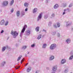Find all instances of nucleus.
<instances>
[{
  "mask_svg": "<svg viewBox=\"0 0 73 73\" xmlns=\"http://www.w3.org/2000/svg\"><path fill=\"white\" fill-rule=\"evenodd\" d=\"M59 7V5L58 4H55L54 6V9H57V8H58Z\"/></svg>",
  "mask_w": 73,
  "mask_h": 73,
  "instance_id": "12",
  "label": "nucleus"
},
{
  "mask_svg": "<svg viewBox=\"0 0 73 73\" xmlns=\"http://www.w3.org/2000/svg\"><path fill=\"white\" fill-rule=\"evenodd\" d=\"M73 55H72L70 56V58H69V60H72V59H73Z\"/></svg>",
  "mask_w": 73,
  "mask_h": 73,
  "instance_id": "25",
  "label": "nucleus"
},
{
  "mask_svg": "<svg viewBox=\"0 0 73 73\" xmlns=\"http://www.w3.org/2000/svg\"><path fill=\"white\" fill-rule=\"evenodd\" d=\"M70 38H68L66 40V44H70Z\"/></svg>",
  "mask_w": 73,
  "mask_h": 73,
  "instance_id": "7",
  "label": "nucleus"
},
{
  "mask_svg": "<svg viewBox=\"0 0 73 73\" xmlns=\"http://www.w3.org/2000/svg\"><path fill=\"white\" fill-rule=\"evenodd\" d=\"M52 24V22L50 21L49 22L48 25L49 27H50L51 26V25Z\"/></svg>",
  "mask_w": 73,
  "mask_h": 73,
  "instance_id": "29",
  "label": "nucleus"
},
{
  "mask_svg": "<svg viewBox=\"0 0 73 73\" xmlns=\"http://www.w3.org/2000/svg\"><path fill=\"white\" fill-rule=\"evenodd\" d=\"M51 34L53 35V36H54L56 34V32L54 31L52 32Z\"/></svg>",
  "mask_w": 73,
  "mask_h": 73,
  "instance_id": "20",
  "label": "nucleus"
},
{
  "mask_svg": "<svg viewBox=\"0 0 73 73\" xmlns=\"http://www.w3.org/2000/svg\"><path fill=\"white\" fill-rule=\"evenodd\" d=\"M37 73V71L36 72V73Z\"/></svg>",
  "mask_w": 73,
  "mask_h": 73,
  "instance_id": "59",
  "label": "nucleus"
},
{
  "mask_svg": "<svg viewBox=\"0 0 73 73\" xmlns=\"http://www.w3.org/2000/svg\"><path fill=\"white\" fill-rule=\"evenodd\" d=\"M24 60H25L24 58H23V59L22 60H21V61H22V62H23V61H24Z\"/></svg>",
  "mask_w": 73,
  "mask_h": 73,
  "instance_id": "50",
  "label": "nucleus"
},
{
  "mask_svg": "<svg viewBox=\"0 0 73 73\" xmlns=\"http://www.w3.org/2000/svg\"><path fill=\"white\" fill-rule=\"evenodd\" d=\"M35 46V44H32L31 46V47H32V48H34Z\"/></svg>",
  "mask_w": 73,
  "mask_h": 73,
  "instance_id": "30",
  "label": "nucleus"
},
{
  "mask_svg": "<svg viewBox=\"0 0 73 73\" xmlns=\"http://www.w3.org/2000/svg\"><path fill=\"white\" fill-rule=\"evenodd\" d=\"M16 15L17 17H19L20 16V11H17Z\"/></svg>",
  "mask_w": 73,
  "mask_h": 73,
  "instance_id": "11",
  "label": "nucleus"
},
{
  "mask_svg": "<svg viewBox=\"0 0 73 73\" xmlns=\"http://www.w3.org/2000/svg\"><path fill=\"white\" fill-rule=\"evenodd\" d=\"M13 11H14V10H13V8H12L11 9V13H13Z\"/></svg>",
  "mask_w": 73,
  "mask_h": 73,
  "instance_id": "40",
  "label": "nucleus"
},
{
  "mask_svg": "<svg viewBox=\"0 0 73 73\" xmlns=\"http://www.w3.org/2000/svg\"><path fill=\"white\" fill-rule=\"evenodd\" d=\"M43 31H44V32H45V33H46V30H45V29H43Z\"/></svg>",
  "mask_w": 73,
  "mask_h": 73,
  "instance_id": "43",
  "label": "nucleus"
},
{
  "mask_svg": "<svg viewBox=\"0 0 73 73\" xmlns=\"http://www.w3.org/2000/svg\"><path fill=\"white\" fill-rule=\"evenodd\" d=\"M6 62H2L1 64V66H4V64H5Z\"/></svg>",
  "mask_w": 73,
  "mask_h": 73,
  "instance_id": "21",
  "label": "nucleus"
},
{
  "mask_svg": "<svg viewBox=\"0 0 73 73\" xmlns=\"http://www.w3.org/2000/svg\"><path fill=\"white\" fill-rule=\"evenodd\" d=\"M25 11L26 12H27V11H28V9L27 8H26L25 10Z\"/></svg>",
  "mask_w": 73,
  "mask_h": 73,
  "instance_id": "45",
  "label": "nucleus"
},
{
  "mask_svg": "<svg viewBox=\"0 0 73 73\" xmlns=\"http://www.w3.org/2000/svg\"><path fill=\"white\" fill-rule=\"evenodd\" d=\"M47 3H48V2L47 1Z\"/></svg>",
  "mask_w": 73,
  "mask_h": 73,
  "instance_id": "60",
  "label": "nucleus"
},
{
  "mask_svg": "<svg viewBox=\"0 0 73 73\" xmlns=\"http://www.w3.org/2000/svg\"><path fill=\"white\" fill-rule=\"evenodd\" d=\"M53 26L54 27V28H57V25L56 24H54L53 25Z\"/></svg>",
  "mask_w": 73,
  "mask_h": 73,
  "instance_id": "31",
  "label": "nucleus"
},
{
  "mask_svg": "<svg viewBox=\"0 0 73 73\" xmlns=\"http://www.w3.org/2000/svg\"><path fill=\"white\" fill-rule=\"evenodd\" d=\"M67 11V9H66L64 10V12H65V11Z\"/></svg>",
  "mask_w": 73,
  "mask_h": 73,
  "instance_id": "46",
  "label": "nucleus"
},
{
  "mask_svg": "<svg viewBox=\"0 0 73 73\" xmlns=\"http://www.w3.org/2000/svg\"><path fill=\"white\" fill-rule=\"evenodd\" d=\"M42 13H40L39 15L37 17V21H39L42 18Z\"/></svg>",
  "mask_w": 73,
  "mask_h": 73,
  "instance_id": "4",
  "label": "nucleus"
},
{
  "mask_svg": "<svg viewBox=\"0 0 73 73\" xmlns=\"http://www.w3.org/2000/svg\"><path fill=\"white\" fill-rule=\"evenodd\" d=\"M72 5H73V4L72 3H71L69 5V7H72Z\"/></svg>",
  "mask_w": 73,
  "mask_h": 73,
  "instance_id": "38",
  "label": "nucleus"
},
{
  "mask_svg": "<svg viewBox=\"0 0 73 73\" xmlns=\"http://www.w3.org/2000/svg\"><path fill=\"white\" fill-rule=\"evenodd\" d=\"M20 66H18L15 69H18L19 68H20Z\"/></svg>",
  "mask_w": 73,
  "mask_h": 73,
  "instance_id": "42",
  "label": "nucleus"
},
{
  "mask_svg": "<svg viewBox=\"0 0 73 73\" xmlns=\"http://www.w3.org/2000/svg\"><path fill=\"white\" fill-rule=\"evenodd\" d=\"M71 24L69 23V21H68L66 22V27H68L69 25H70Z\"/></svg>",
  "mask_w": 73,
  "mask_h": 73,
  "instance_id": "15",
  "label": "nucleus"
},
{
  "mask_svg": "<svg viewBox=\"0 0 73 73\" xmlns=\"http://www.w3.org/2000/svg\"><path fill=\"white\" fill-rule=\"evenodd\" d=\"M33 64H35V62H33Z\"/></svg>",
  "mask_w": 73,
  "mask_h": 73,
  "instance_id": "58",
  "label": "nucleus"
},
{
  "mask_svg": "<svg viewBox=\"0 0 73 73\" xmlns=\"http://www.w3.org/2000/svg\"><path fill=\"white\" fill-rule=\"evenodd\" d=\"M4 23H5V21H4V20H1L0 22L1 25H3L4 24Z\"/></svg>",
  "mask_w": 73,
  "mask_h": 73,
  "instance_id": "9",
  "label": "nucleus"
},
{
  "mask_svg": "<svg viewBox=\"0 0 73 73\" xmlns=\"http://www.w3.org/2000/svg\"><path fill=\"white\" fill-rule=\"evenodd\" d=\"M57 27H60V25L59 23H57Z\"/></svg>",
  "mask_w": 73,
  "mask_h": 73,
  "instance_id": "34",
  "label": "nucleus"
},
{
  "mask_svg": "<svg viewBox=\"0 0 73 73\" xmlns=\"http://www.w3.org/2000/svg\"><path fill=\"white\" fill-rule=\"evenodd\" d=\"M24 5L25 7H28V5H29V4L27 3H25L24 4Z\"/></svg>",
  "mask_w": 73,
  "mask_h": 73,
  "instance_id": "17",
  "label": "nucleus"
},
{
  "mask_svg": "<svg viewBox=\"0 0 73 73\" xmlns=\"http://www.w3.org/2000/svg\"><path fill=\"white\" fill-rule=\"evenodd\" d=\"M4 32V31L3 30H2L1 31V32H0V33L2 34Z\"/></svg>",
  "mask_w": 73,
  "mask_h": 73,
  "instance_id": "39",
  "label": "nucleus"
},
{
  "mask_svg": "<svg viewBox=\"0 0 73 73\" xmlns=\"http://www.w3.org/2000/svg\"><path fill=\"white\" fill-rule=\"evenodd\" d=\"M41 35H39L38 36L39 37H40V38H41Z\"/></svg>",
  "mask_w": 73,
  "mask_h": 73,
  "instance_id": "44",
  "label": "nucleus"
},
{
  "mask_svg": "<svg viewBox=\"0 0 73 73\" xmlns=\"http://www.w3.org/2000/svg\"><path fill=\"white\" fill-rule=\"evenodd\" d=\"M70 54V55H72H72H73V51H71Z\"/></svg>",
  "mask_w": 73,
  "mask_h": 73,
  "instance_id": "37",
  "label": "nucleus"
},
{
  "mask_svg": "<svg viewBox=\"0 0 73 73\" xmlns=\"http://www.w3.org/2000/svg\"><path fill=\"white\" fill-rule=\"evenodd\" d=\"M27 26L26 25H25L24 26L23 28L21 30V33L20 35V36H21V37H22V36H23V33H24L25 31V28H27Z\"/></svg>",
  "mask_w": 73,
  "mask_h": 73,
  "instance_id": "2",
  "label": "nucleus"
},
{
  "mask_svg": "<svg viewBox=\"0 0 73 73\" xmlns=\"http://www.w3.org/2000/svg\"><path fill=\"white\" fill-rule=\"evenodd\" d=\"M0 12H2V10H0Z\"/></svg>",
  "mask_w": 73,
  "mask_h": 73,
  "instance_id": "54",
  "label": "nucleus"
},
{
  "mask_svg": "<svg viewBox=\"0 0 73 73\" xmlns=\"http://www.w3.org/2000/svg\"><path fill=\"white\" fill-rule=\"evenodd\" d=\"M65 12L64 11L63 12L62 15H65Z\"/></svg>",
  "mask_w": 73,
  "mask_h": 73,
  "instance_id": "47",
  "label": "nucleus"
},
{
  "mask_svg": "<svg viewBox=\"0 0 73 73\" xmlns=\"http://www.w3.org/2000/svg\"><path fill=\"white\" fill-rule=\"evenodd\" d=\"M48 17V15H44V19H47Z\"/></svg>",
  "mask_w": 73,
  "mask_h": 73,
  "instance_id": "26",
  "label": "nucleus"
},
{
  "mask_svg": "<svg viewBox=\"0 0 73 73\" xmlns=\"http://www.w3.org/2000/svg\"><path fill=\"white\" fill-rule=\"evenodd\" d=\"M46 69H47V70H49V67H47L46 68Z\"/></svg>",
  "mask_w": 73,
  "mask_h": 73,
  "instance_id": "49",
  "label": "nucleus"
},
{
  "mask_svg": "<svg viewBox=\"0 0 73 73\" xmlns=\"http://www.w3.org/2000/svg\"><path fill=\"white\" fill-rule=\"evenodd\" d=\"M22 61H21V64H22Z\"/></svg>",
  "mask_w": 73,
  "mask_h": 73,
  "instance_id": "55",
  "label": "nucleus"
},
{
  "mask_svg": "<svg viewBox=\"0 0 73 73\" xmlns=\"http://www.w3.org/2000/svg\"><path fill=\"white\" fill-rule=\"evenodd\" d=\"M68 72V69H66V70H65L64 73H67V72Z\"/></svg>",
  "mask_w": 73,
  "mask_h": 73,
  "instance_id": "32",
  "label": "nucleus"
},
{
  "mask_svg": "<svg viewBox=\"0 0 73 73\" xmlns=\"http://www.w3.org/2000/svg\"><path fill=\"white\" fill-rule=\"evenodd\" d=\"M25 56H26V57H27V54H26Z\"/></svg>",
  "mask_w": 73,
  "mask_h": 73,
  "instance_id": "53",
  "label": "nucleus"
},
{
  "mask_svg": "<svg viewBox=\"0 0 73 73\" xmlns=\"http://www.w3.org/2000/svg\"><path fill=\"white\" fill-rule=\"evenodd\" d=\"M40 38H41L40 37L38 36V40H39V39H40Z\"/></svg>",
  "mask_w": 73,
  "mask_h": 73,
  "instance_id": "48",
  "label": "nucleus"
},
{
  "mask_svg": "<svg viewBox=\"0 0 73 73\" xmlns=\"http://www.w3.org/2000/svg\"><path fill=\"white\" fill-rule=\"evenodd\" d=\"M39 27H37L35 29V31L36 32H38L39 31Z\"/></svg>",
  "mask_w": 73,
  "mask_h": 73,
  "instance_id": "18",
  "label": "nucleus"
},
{
  "mask_svg": "<svg viewBox=\"0 0 73 73\" xmlns=\"http://www.w3.org/2000/svg\"><path fill=\"white\" fill-rule=\"evenodd\" d=\"M46 46V44L45 43L42 46V48L43 49H45Z\"/></svg>",
  "mask_w": 73,
  "mask_h": 73,
  "instance_id": "16",
  "label": "nucleus"
},
{
  "mask_svg": "<svg viewBox=\"0 0 73 73\" xmlns=\"http://www.w3.org/2000/svg\"><path fill=\"white\" fill-rule=\"evenodd\" d=\"M29 52L28 53H27L28 54H29Z\"/></svg>",
  "mask_w": 73,
  "mask_h": 73,
  "instance_id": "57",
  "label": "nucleus"
},
{
  "mask_svg": "<svg viewBox=\"0 0 73 73\" xmlns=\"http://www.w3.org/2000/svg\"><path fill=\"white\" fill-rule=\"evenodd\" d=\"M56 46H57L56 44H52L50 46V49L51 50H53L56 48Z\"/></svg>",
  "mask_w": 73,
  "mask_h": 73,
  "instance_id": "3",
  "label": "nucleus"
},
{
  "mask_svg": "<svg viewBox=\"0 0 73 73\" xmlns=\"http://www.w3.org/2000/svg\"><path fill=\"white\" fill-rule=\"evenodd\" d=\"M21 57H22V56L20 55L18 57V58L17 59V61H19L20 59H21Z\"/></svg>",
  "mask_w": 73,
  "mask_h": 73,
  "instance_id": "24",
  "label": "nucleus"
},
{
  "mask_svg": "<svg viewBox=\"0 0 73 73\" xmlns=\"http://www.w3.org/2000/svg\"><path fill=\"white\" fill-rule=\"evenodd\" d=\"M66 61H65V59H62L61 60V64H65V63Z\"/></svg>",
  "mask_w": 73,
  "mask_h": 73,
  "instance_id": "13",
  "label": "nucleus"
},
{
  "mask_svg": "<svg viewBox=\"0 0 73 73\" xmlns=\"http://www.w3.org/2000/svg\"><path fill=\"white\" fill-rule=\"evenodd\" d=\"M27 48V46H23L21 48L22 49H25L26 48Z\"/></svg>",
  "mask_w": 73,
  "mask_h": 73,
  "instance_id": "22",
  "label": "nucleus"
},
{
  "mask_svg": "<svg viewBox=\"0 0 73 73\" xmlns=\"http://www.w3.org/2000/svg\"><path fill=\"white\" fill-rule=\"evenodd\" d=\"M28 64V63H27L25 65V66H27Z\"/></svg>",
  "mask_w": 73,
  "mask_h": 73,
  "instance_id": "52",
  "label": "nucleus"
},
{
  "mask_svg": "<svg viewBox=\"0 0 73 73\" xmlns=\"http://www.w3.org/2000/svg\"><path fill=\"white\" fill-rule=\"evenodd\" d=\"M71 11V10H70V9H69V8H67V11L68 12H70Z\"/></svg>",
  "mask_w": 73,
  "mask_h": 73,
  "instance_id": "41",
  "label": "nucleus"
},
{
  "mask_svg": "<svg viewBox=\"0 0 73 73\" xmlns=\"http://www.w3.org/2000/svg\"><path fill=\"white\" fill-rule=\"evenodd\" d=\"M8 1H3V6L5 7L8 5Z\"/></svg>",
  "mask_w": 73,
  "mask_h": 73,
  "instance_id": "6",
  "label": "nucleus"
},
{
  "mask_svg": "<svg viewBox=\"0 0 73 73\" xmlns=\"http://www.w3.org/2000/svg\"><path fill=\"white\" fill-rule=\"evenodd\" d=\"M37 11V8H35L33 11V13H35Z\"/></svg>",
  "mask_w": 73,
  "mask_h": 73,
  "instance_id": "14",
  "label": "nucleus"
},
{
  "mask_svg": "<svg viewBox=\"0 0 73 73\" xmlns=\"http://www.w3.org/2000/svg\"><path fill=\"white\" fill-rule=\"evenodd\" d=\"M9 37H8L7 38V40H8V39H9Z\"/></svg>",
  "mask_w": 73,
  "mask_h": 73,
  "instance_id": "51",
  "label": "nucleus"
},
{
  "mask_svg": "<svg viewBox=\"0 0 73 73\" xmlns=\"http://www.w3.org/2000/svg\"><path fill=\"white\" fill-rule=\"evenodd\" d=\"M57 36L58 37H60V34L59 33H58L57 34Z\"/></svg>",
  "mask_w": 73,
  "mask_h": 73,
  "instance_id": "27",
  "label": "nucleus"
},
{
  "mask_svg": "<svg viewBox=\"0 0 73 73\" xmlns=\"http://www.w3.org/2000/svg\"><path fill=\"white\" fill-rule=\"evenodd\" d=\"M11 34L13 35V38H16V36H18L19 33H17V32L16 31H13V30H12L11 33Z\"/></svg>",
  "mask_w": 73,
  "mask_h": 73,
  "instance_id": "1",
  "label": "nucleus"
},
{
  "mask_svg": "<svg viewBox=\"0 0 73 73\" xmlns=\"http://www.w3.org/2000/svg\"><path fill=\"white\" fill-rule=\"evenodd\" d=\"M14 3V0H12L11 1V3L10 4V5H11H11H13V4Z\"/></svg>",
  "mask_w": 73,
  "mask_h": 73,
  "instance_id": "23",
  "label": "nucleus"
},
{
  "mask_svg": "<svg viewBox=\"0 0 73 73\" xmlns=\"http://www.w3.org/2000/svg\"><path fill=\"white\" fill-rule=\"evenodd\" d=\"M54 14H53L52 15H51V17H50V18H51V19H52V18L53 17H54Z\"/></svg>",
  "mask_w": 73,
  "mask_h": 73,
  "instance_id": "33",
  "label": "nucleus"
},
{
  "mask_svg": "<svg viewBox=\"0 0 73 73\" xmlns=\"http://www.w3.org/2000/svg\"><path fill=\"white\" fill-rule=\"evenodd\" d=\"M72 73V72H71V73Z\"/></svg>",
  "mask_w": 73,
  "mask_h": 73,
  "instance_id": "61",
  "label": "nucleus"
},
{
  "mask_svg": "<svg viewBox=\"0 0 73 73\" xmlns=\"http://www.w3.org/2000/svg\"><path fill=\"white\" fill-rule=\"evenodd\" d=\"M72 31H73V28H72L71 29Z\"/></svg>",
  "mask_w": 73,
  "mask_h": 73,
  "instance_id": "56",
  "label": "nucleus"
},
{
  "mask_svg": "<svg viewBox=\"0 0 73 73\" xmlns=\"http://www.w3.org/2000/svg\"><path fill=\"white\" fill-rule=\"evenodd\" d=\"M62 5V6L64 7H65L66 6V3L63 4Z\"/></svg>",
  "mask_w": 73,
  "mask_h": 73,
  "instance_id": "36",
  "label": "nucleus"
},
{
  "mask_svg": "<svg viewBox=\"0 0 73 73\" xmlns=\"http://www.w3.org/2000/svg\"><path fill=\"white\" fill-rule=\"evenodd\" d=\"M54 59V56H51L49 58V60L50 61H52Z\"/></svg>",
  "mask_w": 73,
  "mask_h": 73,
  "instance_id": "8",
  "label": "nucleus"
},
{
  "mask_svg": "<svg viewBox=\"0 0 73 73\" xmlns=\"http://www.w3.org/2000/svg\"><path fill=\"white\" fill-rule=\"evenodd\" d=\"M6 48H8V49H10V47H9L8 46H6V47L5 46H4L2 47V52H4L5 51V49Z\"/></svg>",
  "mask_w": 73,
  "mask_h": 73,
  "instance_id": "5",
  "label": "nucleus"
},
{
  "mask_svg": "<svg viewBox=\"0 0 73 73\" xmlns=\"http://www.w3.org/2000/svg\"><path fill=\"white\" fill-rule=\"evenodd\" d=\"M21 13L22 15H23H23H25V12L24 11H22L21 12Z\"/></svg>",
  "mask_w": 73,
  "mask_h": 73,
  "instance_id": "28",
  "label": "nucleus"
},
{
  "mask_svg": "<svg viewBox=\"0 0 73 73\" xmlns=\"http://www.w3.org/2000/svg\"><path fill=\"white\" fill-rule=\"evenodd\" d=\"M30 34H31V31H30L28 30L26 31V35H29Z\"/></svg>",
  "mask_w": 73,
  "mask_h": 73,
  "instance_id": "10",
  "label": "nucleus"
},
{
  "mask_svg": "<svg viewBox=\"0 0 73 73\" xmlns=\"http://www.w3.org/2000/svg\"><path fill=\"white\" fill-rule=\"evenodd\" d=\"M8 21H7L6 22L5 24V26H7V25H8Z\"/></svg>",
  "mask_w": 73,
  "mask_h": 73,
  "instance_id": "35",
  "label": "nucleus"
},
{
  "mask_svg": "<svg viewBox=\"0 0 73 73\" xmlns=\"http://www.w3.org/2000/svg\"><path fill=\"white\" fill-rule=\"evenodd\" d=\"M31 67H29L28 69H27V72H29L31 71Z\"/></svg>",
  "mask_w": 73,
  "mask_h": 73,
  "instance_id": "19",
  "label": "nucleus"
}]
</instances>
